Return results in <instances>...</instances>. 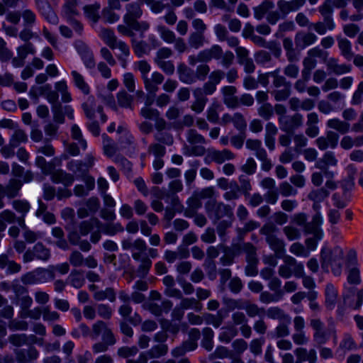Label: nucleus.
<instances>
[{
    "instance_id": "c756f323",
    "label": "nucleus",
    "mask_w": 363,
    "mask_h": 363,
    "mask_svg": "<svg viewBox=\"0 0 363 363\" xmlns=\"http://www.w3.org/2000/svg\"><path fill=\"white\" fill-rule=\"evenodd\" d=\"M73 79V82L75 86L79 89L84 94L89 95L90 93V87L86 82L84 77L82 74L76 70L71 72Z\"/></svg>"
},
{
    "instance_id": "7c9ffc66",
    "label": "nucleus",
    "mask_w": 363,
    "mask_h": 363,
    "mask_svg": "<svg viewBox=\"0 0 363 363\" xmlns=\"http://www.w3.org/2000/svg\"><path fill=\"white\" fill-rule=\"evenodd\" d=\"M326 125L328 128L335 130L341 134L347 133L350 128L349 123L337 118L329 119Z\"/></svg>"
},
{
    "instance_id": "58836bf2",
    "label": "nucleus",
    "mask_w": 363,
    "mask_h": 363,
    "mask_svg": "<svg viewBox=\"0 0 363 363\" xmlns=\"http://www.w3.org/2000/svg\"><path fill=\"white\" fill-rule=\"evenodd\" d=\"M116 342V340L115 337L102 339L101 342H95L92 345V352L95 354L106 352L108 350L109 346L115 345Z\"/></svg>"
},
{
    "instance_id": "f03ea898",
    "label": "nucleus",
    "mask_w": 363,
    "mask_h": 363,
    "mask_svg": "<svg viewBox=\"0 0 363 363\" xmlns=\"http://www.w3.org/2000/svg\"><path fill=\"white\" fill-rule=\"evenodd\" d=\"M205 211L208 218L214 224L217 223L223 218L232 219L233 217V208L230 205L216 200L211 199L205 203Z\"/></svg>"
},
{
    "instance_id": "9d476101",
    "label": "nucleus",
    "mask_w": 363,
    "mask_h": 363,
    "mask_svg": "<svg viewBox=\"0 0 363 363\" xmlns=\"http://www.w3.org/2000/svg\"><path fill=\"white\" fill-rule=\"evenodd\" d=\"M310 325L314 330L313 342L318 346L326 343L330 336L325 330L324 323L319 318H313L310 320Z\"/></svg>"
},
{
    "instance_id": "338daca9",
    "label": "nucleus",
    "mask_w": 363,
    "mask_h": 363,
    "mask_svg": "<svg viewBox=\"0 0 363 363\" xmlns=\"http://www.w3.org/2000/svg\"><path fill=\"white\" fill-rule=\"evenodd\" d=\"M102 138L105 155L108 157L113 156L118 150L116 145L107 135L103 134Z\"/></svg>"
},
{
    "instance_id": "473e14b6",
    "label": "nucleus",
    "mask_w": 363,
    "mask_h": 363,
    "mask_svg": "<svg viewBox=\"0 0 363 363\" xmlns=\"http://www.w3.org/2000/svg\"><path fill=\"white\" fill-rule=\"evenodd\" d=\"M23 186V183L20 179H11L6 185V196L13 199L18 195L19 191Z\"/></svg>"
},
{
    "instance_id": "4be33fe9",
    "label": "nucleus",
    "mask_w": 363,
    "mask_h": 363,
    "mask_svg": "<svg viewBox=\"0 0 363 363\" xmlns=\"http://www.w3.org/2000/svg\"><path fill=\"white\" fill-rule=\"evenodd\" d=\"M318 40L316 35L312 32L300 31L295 35L294 40L297 48L304 49L314 44Z\"/></svg>"
},
{
    "instance_id": "39448f33",
    "label": "nucleus",
    "mask_w": 363,
    "mask_h": 363,
    "mask_svg": "<svg viewBox=\"0 0 363 363\" xmlns=\"http://www.w3.org/2000/svg\"><path fill=\"white\" fill-rule=\"evenodd\" d=\"M94 157L88 154L84 161L72 160L67 163L66 167L72 174L81 177L89 172V169L94 165Z\"/></svg>"
},
{
    "instance_id": "8fccbe9b",
    "label": "nucleus",
    "mask_w": 363,
    "mask_h": 363,
    "mask_svg": "<svg viewBox=\"0 0 363 363\" xmlns=\"http://www.w3.org/2000/svg\"><path fill=\"white\" fill-rule=\"evenodd\" d=\"M157 31L160 34V38L167 43H173L176 41L175 33L163 25H158L156 28Z\"/></svg>"
},
{
    "instance_id": "f3484780",
    "label": "nucleus",
    "mask_w": 363,
    "mask_h": 363,
    "mask_svg": "<svg viewBox=\"0 0 363 363\" xmlns=\"http://www.w3.org/2000/svg\"><path fill=\"white\" fill-rule=\"evenodd\" d=\"M18 363H32L39 357V352L34 347L28 349H17L14 351Z\"/></svg>"
},
{
    "instance_id": "ddd939ff",
    "label": "nucleus",
    "mask_w": 363,
    "mask_h": 363,
    "mask_svg": "<svg viewBox=\"0 0 363 363\" xmlns=\"http://www.w3.org/2000/svg\"><path fill=\"white\" fill-rule=\"evenodd\" d=\"M143 1L131 2L125 5V14L123 16V21L128 26L138 20L143 15L141 8Z\"/></svg>"
},
{
    "instance_id": "dca6fc26",
    "label": "nucleus",
    "mask_w": 363,
    "mask_h": 363,
    "mask_svg": "<svg viewBox=\"0 0 363 363\" xmlns=\"http://www.w3.org/2000/svg\"><path fill=\"white\" fill-rule=\"evenodd\" d=\"M100 335H101L102 339L115 337L112 330L103 320H97L92 325L90 337L95 340Z\"/></svg>"
},
{
    "instance_id": "1a4fd4ad",
    "label": "nucleus",
    "mask_w": 363,
    "mask_h": 363,
    "mask_svg": "<svg viewBox=\"0 0 363 363\" xmlns=\"http://www.w3.org/2000/svg\"><path fill=\"white\" fill-rule=\"evenodd\" d=\"M344 303L353 309H358L363 303V289L347 288L343 295Z\"/></svg>"
},
{
    "instance_id": "4d7b16f0",
    "label": "nucleus",
    "mask_w": 363,
    "mask_h": 363,
    "mask_svg": "<svg viewBox=\"0 0 363 363\" xmlns=\"http://www.w3.org/2000/svg\"><path fill=\"white\" fill-rule=\"evenodd\" d=\"M265 313L269 318L277 319L279 321L289 320V318H290L289 315L285 313L284 310L277 306L269 308L265 311Z\"/></svg>"
},
{
    "instance_id": "b1692460",
    "label": "nucleus",
    "mask_w": 363,
    "mask_h": 363,
    "mask_svg": "<svg viewBox=\"0 0 363 363\" xmlns=\"http://www.w3.org/2000/svg\"><path fill=\"white\" fill-rule=\"evenodd\" d=\"M297 361L296 363H302L303 362H308V363H316L317 354L314 349L308 350L304 347H297L294 350Z\"/></svg>"
},
{
    "instance_id": "c85d7f7f",
    "label": "nucleus",
    "mask_w": 363,
    "mask_h": 363,
    "mask_svg": "<svg viewBox=\"0 0 363 363\" xmlns=\"http://www.w3.org/2000/svg\"><path fill=\"white\" fill-rule=\"evenodd\" d=\"M325 306L328 308L332 310L335 308L337 298V291L335 286L328 283L325 289Z\"/></svg>"
},
{
    "instance_id": "69168bd1",
    "label": "nucleus",
    "mask_w": 363,
    "mask_h": 363,
    "mask_svg": "<svg viewBox=\"0 0 363 363\" xmlns=\"http://www.w3.org/2000/svg\"><path fill=\"white\" fill-rule=\"evenodd\" d=\"M246 147L252 151L255 152V155L257 157L262 155V152H265L266 150L262 147L261 140L258 139H247L245 143Z\"/></svg>"
},
{
    "instance_id": "72a5a7b5",
    "label": "nucleus",
    "mask_w": 363,
    "mask_h": 363,
    "mask_svg": "<svg viewBox=\"0 0 363 363\" xmlns=\"http://www.w3.org/2000/svg\"><path fill=\"white\" fill-rule=\"evenodd\" d=\"M187 205L188 207L184 211V215L191 218L202 206V203L201 199L194 192L193 196L187 200Z\"/></svg>"
},
{
    "instance_id": "4c0bfd02",
    "label": "nucleus",
    "mask_w": 363,
    "mask_h": 363,
    "mask_svg": "<svg viewBox=\"0 0 363 363\" xmlns=\"http://www.w3.org/2000/svg\"><path fill=\"white\" fill-rule=\"evenodd\" d=\"M206 43L205 34L191 32L188 38V43L190 48L197 50L203 47Z\"/></svg>"
},
{
    "instance_id": "6e6d98bb",
    "label": "nucleus",
    "mask_w": 363,
    "mask_h": 363,
    "mask_svg": "<svg viewBox=\"0 0 363 363\" xmlns=\"http://www.w3.org/2000/svg\"><path fill=\"white\" fill-rule=\"evenodd\" d=\"M94 298L96 301H104L108 299L111 302L116 300V293L113 288H106L105 290L95 291Z\"/></svg>"
},
{
    "instance_id": "680f3d73",
    "label": "nucleus",
    "mask_w": 363,
    "mask_h": 363,
    "mask_svg": "<svg viewBox=\"0 0 363 363\" xmlns=\"http://www.w3.org/2000/svg\"><path fill=\"white\" fill-rule=\"evenodd\" d=\"M270 75L273 78V86L276 89L291 86V83L286 80V77L279 74V69L270 72Z\"/></svg>"
},
{
    "instance_id": "49530a36",
    "label": "nucleus",
    "mask_w": 363,
    "mask_h": 363,
    "mask_svg": "<svg viewBox=\"0 0 363 363\" xmlns=\"http://www.w3.org/2000/svg\"><path fill=\"white\" fill-rule=\"evenodd\" d=\"M277 7L282 16V18H285L291 12L296 11L298 10V8L295 5L292 0H279L277 2Z\"/></svg>"
},
{
    "instance_id": "bf43d9fd",
    "label": "nucleus",
    "mask_w": 363,
    "mask_h": 363,
    "mask_svg": "<svg viewBox=\"0 0 363 363\" xmlns=\"http://www.w3.org/2000/svg\"><path fill=\"white\" fill-rule=\"evenodd\" d=\"M168 348L166 345L160 344L153 346L151 349L147 351L145 355L147 358H158L161 356L164 355L167 352Z\"/></svg>"
},
{
    "instance_id": "603ef678",
    "label": "nucleus",
    "mask_w": 363,
    "mask_h": 363,
    "mask_svg": "<svg viewBox=\"0 0 363 363\" xmlns=\"http://www.w3.org/2000/svg\"><path fill=\"white\" fill-rule=\"evenodd\" d=\"M180 299L179 307L183 310L191 308L196 311H200L202 308V305L194 298H184L182 296Z\"/></svg>"
},
{
    "instance_id": "aec40b11",
    "label": "nucleus",
    "mask_w": 363,
    "mask_h": 363,
    "mask_svg": "<svg viewBox=\"0 0 363 363\" xmlns=\"http://www.w3.org/2000/svg\"><path fill=\"white\" fill-rule=\"evenodd\" d=\"M326 65L327 69L336 75H341L350 72L352 66L347 64H340L337 58L328 57L324 62Z\"/></svg>"
},
{
    "instance_id": "864d4df0",
    "label": "nucleus",
    "mask_w": 363,
    "mask_h": 363,
    "mask_svg": "<svg viewBox=\"0 0 363 363\" xmlns=\"http://www.w3.org/2000/svg\"><path fill=\"white\" fill-rule=\"evenodd\" d=\"M55 88L57 93H60L62 102L69 103L72 101L71 94L68 91L67 84L65 80L56 82Z\"/></svg>"
},
{
    "instance_id": "13d9d810",
    "label": "nucleus",
    "mask_w": 363,
    "mask_h": 363,
    "mask_svg": "<svg viewBox=\"0 0 363 363\" xmlns=\"http://www.w3.org/2000/svg\"><path fill=\"white\" fill-rule=\"evenodd\" d=\"M82 107L88 118L93 119L94 118L95 99L93 96H89L86 101L82 104Z\"/></svg>"
},
{
    "instance_id": "412c9836",
    "label": "nucleus",
    "mask_w": 363,
    "mask_h": 363,
    "mask_svg": "<svg viewBox=\"0 0 363 363\" xmlns=\"http://www.w3.org/2000/svg\"><path fill=\"white\" fill-rule=\"evenodd\" d=\"M177 71L179 79L182 83L190 85L196 82L194 70L186 64L183 62L179 63L177 65Z\"/></svg>"
},
{
    "instance_id": "f257e3e1",
    "label": "nucleus",
    "mask_w": 363,
    "mask_h": 363,
    "mask_svg": "<svg viewBox=\"0 0 363 363\" xmlns=\"http://www.w3.org/2000/svg\"><path fill=\"white\" fill-rule=\"evenodd\" d=\"M135 68L140 72L146 91L155 94L159 90L158 86L164 80L163 74L155 71L149 76L151 66L145 60L136 62L135 63Z\"/></svg>"
},
{
    "instance_id": "79ce46f5",
    "label": "nucleus",
    "mask_w": 363,
    "mask_h": 363,
    "mask_svg": "<svg viewBox=\"0 0 363 363\" xmlns=\"http://www.w3.org/2000/svg\"><path fill=\"white\" fill-rule=\"evenodd\" d=\"M132 47L135 54L138 57H142L144 55H148L150 52L149 45L143 40H132Z\"/></svg>"
},
{
    "instance_id": "37998d69",
    "label": "nucleus",
    "mask_w": 363,
    "mask_h": 363,
    "mask_svg": "<svg viewBox=\"0 0 363 363\" xmlns=\"http://www.w3.org/2000/svg\"><path fill=\"white\" fill-rule=\"evenodd\" d=\"M266 242L277 255L279 256L285 252V242L282 239L274 236L269 238Z\"/></svg>"
},
{
    "instance_id": "423d86ee",
    "label": "nucleus",
    "mask_w": 363,
    "mask_h": 363,
    "mask_svg": "<svg viewBox=\"0 0 363 363\" xmlns=\"http://www.w3.org/2000/svg\"><path fill=\"white\" fill-rule=\"evenodd\" d=\"M343 257L344 251L340 247L336 246L333 249L323 247L320 252L321 267L328 272L330 264L342 261Z\"/></svg>"
},
{
    "instance_id": "774afa93",
    "label": "nucleus",
    "mask_w": 363,
    "mask_h": 363,
    "mask_svg": "<svg viewBox=\"0 0 363 363\" xmlns=\"http://www.w3.org/2000/svg\"><path fill=\"white\" fill-rule=\"evenodd\" d=\"M140 263L137 269V274L140 277H145L152 267V261L150 257H145L143 258H140Z\"/></svg>"
},
{
    "instance_id": "7ed1b4c3",
    "label": "nucleus",
    "mask_w": 363,
    "mask_h": 363,
    "mask_svg": "<svg viewBox=\"0 0 363 363\" xmlns=\"http://www.w3.org/2000/svg\"><path fill=\"white\" fill-rule=\"evenodd\" d=\"M186 140L191 146L184 147L186 155L199 157L205 155L206 148L201 145L206 143V140L196 129L191 128L186 131Z\"/></svg>"
},
{
    "instance_id": "5fc2aeb1",
    "label": "nucleus",
    "mask_w": 363,
    "mask_h": 363,
    "mask_svg": "<svg viewBox=\"0 0 363 363\" xmlns=\"http://www.w3.org/2000/svg\"><path fill=\"white\" fill-rule=\"evenodd\" d=\"M118 104L121 107L133 109V97L128 94L125 91H121L117 94Z\"/></svg>"
},
{
    "instance_id": "ea45409f",
    "label": "nucleus",
    "mask_w": 363,
    "mask_h": 363,
    "mask_svg": "<svg viewBox=\"0 0 363 363\" xmlns=\"http://www.w3.org/2000/svg\"><path fill=\"white\" fill-rule=\"evenodd\" d=\"M34 255L37 259L47 262L51 257L50 250L42 242H38L33 246Z\"/></svg>"
},
{
    "instance_id": "09e8293b",
    "label": "nucleus",
    "mask_w": 363,
    "mask_h": 363,
    "mask_svg": "<svg viewBox=\"0 0 363 363\" xmlns=\"http://www.w3.org/2000/svg\"><path fill=\"white\" fill-rule=\"evenodd\" d=\"M203 339L201 346L207 351H211L213 348V338L214 333L211 328H204L202 330Z\"/></svg>"
},
{
    "instance_id": "a211bd4d",
    "label": "nucleus",
    "mask_w": 363,
    "mask_h": 363,
    "mask_svg": "<svg viewBox=\"0 0 363 363\" xmlns=\"http://www.w3.org/2000/svg\"><path fill=\"white\" fill-rule=\"evenodd\" d=\"M318 123L319 117L317 113L310 112L306 115L305 134L308 137L314 138L319 135Z\"/></svg>"
},
{
    "instance_id": "a19ab883",
    "label": "nucleus",
    "mask_w": 363,
    "mask_h": 363,
    "mask_svg": "<svg viewBox=\"0 0 363 363\" xmlns=\"http://www.w3.org/2000/svg\"><path fill=\"white\" fill-rule=\"evenodd\" d=\"M99 36L110 48L114 49V45L118 40L117 37L111 29L101 28L99 32Z\"/></svg>"
},
{
    "instance_id": "e433bc0d",
    "label": "nucleus",
    "mask_w": 363,
    "mask_h": 363,
    "mask_svg": "<svg viewBox=\"0 0 363 363\" xmlns=\"http://www.w3.org/2000/svg\"><path fill=\"white\" fill-rule=\"evenodd\" d=\"M193 96L194 101L192 102L190 108L196 113H201L204 110L208 100L207 97H204L194 90H193Z\"/></svg>"
},
{
    "instance_id": "cd10ccee",
    "label": "nucleus",
    "mask_w": 363,
    "mask_h": 363,
    "mask_svg": "<svg viewBox=\"0 0 363 363\" xmlns=\"http://www.w3.org/2000/svg\"><path fill=\"white\" fill-rule=\"evenodd\" d=\"M100 8L101 5L99 3L86 5L83 7L84 14L89 21L96 23L100 18Z\"/></svg>"
},
{
    "instance_id": "c9c22d12",
    "label": "nucleus",
    "mask_w": 363,
    "mask_h": 363,
    "mask_svg": "<svg viewBox=\"0 0 363 363\" xmlns=\"http://www.w3.org/2000/svg\"><path fill=\"white\" fill-rule=\"evenodd\" d=\"M337 40L341 55L347 60H350L354 56L351 43L347 38L342 37H337Z\"/></svg>"
},
{
    "instance_id": "393cba45",
    "label": "nucleus",
    "mask_w": 363,
    "mask_h": 363,
    "mask_svg": "<svg viewBox=\"0 0 363 363\" xmlns=\"http://www.w3.org/2000/svg\"><path fill=\"white\" fill-rule=\"evenodd\" d=\"M0 268L6 269L7 274H11L19 272L21 270V265L14 260L10 259L7 254H1L0 255Z\"/></svg>"
},
{
    "instance_id": "2eb2a0df",
    "label": "nucleus",
    "mask_w": 363,
    "mask_h": 363,
    "mask_svg": "<svg viewBox=\"0 0 363 363\" xmlns=\"http://www.w3.org/2000/svg\"><path fill=\"white\" fill-rule=\"evenodd\" d=\"M323 223V218L319 212L316 213L312 218L311 222L306 223L303 228L306 234H311L318 239L323 237V230L320 225Z\"/></svg>"
},
{
    "instance_id": "2f4dec72",
    "label": "nucleus",
    "mask_w": 363,
    "mask_h": 363,
    "mask_svg": "<svg viewBox=\"0 0 363 363\" xmlns=\"http://www.w3.org/2000/svg\"><path fill=\"white\" fill-rule=\"evenodd\" d=\"M274 7V4L272 1H264L259 6L253 8L255 18L257 20H262Z\"/></svg>"
},
{
    "instance_id": "9b49d317",
    "label": "nucleus",
    "mask_w": 363,
    "mask_h": 363,
    "mask_svg": "<svg viewBox=\"0 0 363 363\" xmlns=\"http://www.w3.org/2000/svg\"><path fill=\"white\" fill-rule=\"evenodd\" d=\"M339 135L333 130H328L325 135L318 137L315 144L320 150H326L328 148L335 149L338 144Z\"/></svg>"
},
{
    "instance_id": "20e7f679",
    "label": "nucleus",
    "mask_w": 363,
    "mask_h": 363,
    "mask_svg": "<svg viewBox=\"0 0 363 363\" xmlns=\"http://www.w3.org/2000/svg\"><path fill=\"white\" fill-rule=\"evenodd\" d=\"M284 264L279 267L278 274L284 279H289L294 274L295 277L303 276L304 268L303 264L297 262L296 259L291 256L287 255L284 258Z\"/></svg>"
},
{
    "instance_id": "5701e85b",
    "label": "nucleus",
    "mask_w": 363,
    "mask_h": 363,
    "mask_svg": "<svg viewBox=\"0 0 363 363\" xmlns=\"http://www.w3.org/2000/svg\"><path fill=\"white\" fill-rule=\"evenodd\" d=\"M51 180L56 184H62L65 186H71L74 180V175L68 173L61 169H56L53 172L51 171Z\"/></svg>"
},
{
    "instance_id": "c03bdc74",
    "label": "nucleus",
    "mask_w": 363,
    "mask_h": 363,
    "mask_svg": "<svg viewBox=\"0 0 363 363\" xmlns=\"http://www.w3.org/2000/svg\"><path fill=\"white\" fill-rule=\"evenodd\" d=\"M329 195V191L325 187H321L311 190L307 197L313 202H323Z\"/></svg>"
},
{
    "instance_id": "e2e57ef3",
    "label": "nucleus",
    "mask_w": 363,
    "mask_h": 363,
    "mask_svg": "<svg viewBox=\"0 0 363 363\" xmlns=\"http://www.w3.org/2000/svg\"><path fill=\"white\" fill-rule=\"evenodd\" d=\"M247 315L250 318L262 315L265 313L264 308H259L257 304L252 303L249 301H245L244 308Z\"/></svg>"
},
{
    "instance_id": "0e129e2a",
    "label": "nucleus",
    "mask_w": 363,
    "mask_h": 363,
    "mask_svg": "<svg viewBox=\"0 0 363 363\" xmlns=\"http://www.w3.org/2000/svg\"><path fill=\"white\" fill-rule=\"evenodd\" d=\"M339 17L342 21L357 22L363 19V13H355L350 15L349 10L345 7L340 11Z\"/></svg>"
},
{
    "instance_id": "6e6552de",
    "label": "nucleus",
    "mask_w": 363,
    "mask_h": 363,
    "mask_svg": "<svg viewBox=\"0 0 363 363\" xmlns=\"http://www.w3.org/2000/svg\"><path fill=\"white\" fill-rule=\"evenodd\" d=\"M279 123L281 130L292 133L303 125V118L302 114L296 113L292 116L279 117Z\"/></svg>"
},
{
    "instance_id": "0eeeda50",
    "label": "nucleus",
    "mask_w": 363,
    "mask_h": 363,
    "mask_svg": "<svg viewBox=\"0 0 363 363\" xmlns=\"http://www.w3.org/2000/svg\"><path fill=\"white\" fill-rule=\"evenodd\" d=\"M122 248L124 250H131L132 257L136 261H139L141 255L147 250V245L142 238L133 240L131 238L124 239L121 242Z\"/></svg>"
},
{
    "instance_id": "a878e982",
    "label": "nucleus",
    "mask_w": 363,
    "mask_h": 363,
    "mask_svg": "<svg viewBox=\"0 0 363 363\" xmlns=\"http://www.w3.org/2000/svg\"><path fill=\"white\" fill-rule=\"evenodd\" d=\"M235 157V154L228 149L221 151L212 150H209L208 154V157L218 164H222L226 160H233Z\"/></svg>"
},
{
    "instance_id": "a18cd8bd",
    "label": "nucleus",
    "mask_w": 363,
    "mask_h": 363,
    "mask_svg": "<svg viewBox=\"0 0 363 363\" xmlns=\"http://www.w3.org/2000/svg\"><path fill=\"white\" fill-rule=\"evenodd\" d=\"M291 323V317L289 320H284L279 322L274 329V336L277 338H283L290 334L289 325Z\"/></svg>"
},
{
    "instance_id": "f8f14e48",
    "label": "nucleus",
    "mask_w": 363,
    "mask_h": 363,
    "mask_svg": "<svg viewBox=\"0 0 363 363\" xmlns=\"http://www.w3.org/2000/svg\"><path fill=\"white\" fill-rule=\"evenodd\" d=\"M34 2L38 11L50 23H58V17L48 0H34Z\"/></svg>"
},
{
    "instance_id": "f704fd0d",
    "label": "nucleus",
    "mask_w": 363,
    "mask_h": 363,
    "mask_svg": "<svg viewBox=\"0 0 363 363\" xmlns=\"http://www.w3.org/2000/svg\"><path fill=\"white\" fill-rule=\"evenodd\" d=\"M312 28L318 34L323 35L327 33V30H333L335 28L334 21L323 20V21H318L311 24Z\"/></svg>"
},
{
    "instance_id": "de8ad7c7",
    "label": "nucleus",
    "mask_w": 363,
    "mask_h": 363,
    "mask_svg": "<svg viewBox=\"0 0 363 363\" xmlns=\"http://www.w3.org/2000/svg\"><path fill=\"white\" fill-rule=\"evenodd\" d=\"M318 11L323 18V20L334 21L333 18V5L331 0H325L318 7Z\"/></svg>"
},
{
    "instance_id": "4468645a",
    "label": "nucleus",
    "mask_w": 363,
    "mask_h": 363,
    "mask_svg": "<svg viewBox=\"0 0 363 363\" xmlns=\"http://www.w3.org/2000/svg\"><path fill=\"white\" fill-rule=\"evenodd\" d=\"M337 163L338 160L335 152L327 151L323 154V157L316 162L315 167L323 170L326 177H333V172L328 171V167H335L337 165Z\"/></svg>"
},
{
    "instance_id": "052dcab7",
    "label": "nucleus",
    "mask_w": 363,
    "mask_h": 363,
    "mask_svg": "<svg viewBox=\"0 0 363 363\" xmlns=\"http://www.w3.org/2000/svg\"><path fill=\"white\" fill-rule=\"evenodd\" d=\"M69 284L76 289L81 288L85 282L82 272L73 270L68 277Z\"/></svg>"
},
{
    "instance_id": "3c124183",
    "label": "nucleus",
    "mask_w": 363,
    "mask_h": 363,
    "mask_svg": "<svg viewBox=\"0 0 363 363\" xmlns=\"http://www.w3.org/2000/svg\"><path fill=\"white\" fill-rule=\"evenodd\" d=\"M65 3L62 6V14L69 19L78 14L77 9V0H65Z\"/></svg>"
},
{
    "instance_id": "6ab92c4d",
    "label": "nucleus",
    "mask_w": 363,
    "mask_h": 363,
    "mask_svg": "<svg viewBox=\"0 0 363 363\" xmlns=\"http://www.w3.org/2000/svg\"><path fill=\"white\" fill-rule=\"evenodd\" d=\"M223 103L229 108H235L239 106L238 98L235 96L237 89L234 86H224L221 88Z\"/></svg>"
},
{
    "instance_id": "bb28decb",
    "label": "nucleus",
    "mask_w": 363,
    "mask_h": 363,
    "mask_svg": "<svg viewBox=\"0 0 363 363\" xmlns=\"http://www.w3.org/2000/svg\"><path fill=\"white\" fill-rule=\"evenodd\" d=\"M204 62H208L212 60H220L223 56V49L218 45H213L209 48L201 50Z\"/></svg>"
}]
</instances>
